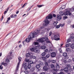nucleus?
I'll return each mask as SVG.
<instances>
[{"instance_id": "1", "label": "nucleus", "mask_w": 74, "mask_h": 74, "mask_svg": "<svg viewBox=\"0 0 74 74\" xmlns=\"http://www.w3.org/2000/svg\"><path fill=\"white\" fill-rule=\"evenodd\" d=\"M53 17L52 15L51 14H50L48 16H47L46 17V19L44 21V22L45 23H44L43 24V26H47L49 23V21H48V19H52Z\"/></svg>"}, {"instance_id": "2", "label": "nucleus", "mask_w": 74, "mask_h": 74, "mask_svg": "<svg viewBox=\"0 0 74 74\" xmlns=\"http://www.w3.org/2000/svg\"><path fill=\"white\" fill-rule=\"evenodd\" d=\"M22 66L24 67V70H27V69H30L32 66L31 65L27 63H23L22 65Z\"/></svg>"}, {"instance_id": "3", "label": "nucleus", "mask_w": 74, "mask_h": 74, "mask_svg": "<svg viewBox=\"0 0 74 74\" xmlns=\"http://www.w3.org/2000/svg\"><path fill=\"white\" fill-rule=\"evenodd\" d=\"M66 12L64 13L63 14H62L61 15L63 16V15H71V13L70 12L71 10V9H67Z\"/></svg>"}, {"instance_id": "4", "label": "nucleus", "mask_w": 74, "mask_h": 74, "mask_svg": "<svg viewBox=\"0 0 74 74\" xmlns=\"http://www.w3.org/2000/svg\"><path fill=\"white\" fill-rule=\"evenodd\" d=\"M34 37V35L33 34L31 33L30 35L28 36V38H27L25 41L27 42H29L30 41V40H31L32 38H33Z\"/></svg>"}, {"instance_id": "5", "label": "nucleus", "mask_w": 74, "mask_h": 74, "mask_svg": "<svg viewBox=\"0 0 74 74\" xmlns=\"http://www.w3.org/2000/svg\"><path fill=\"white\" fill-rule=\"evenodd\" d=\"M18 59L19 60V62L17 64V67L16 69V70L15 71V72H17V71H18V68L19 67V64H20L21 61V57L18 58Z\"/></svg>"}, {"instance_id": "6", "label": "nucleus", "mask_w": 74, "mask_h": 74, "mask_svg": "<svg viewBox=\"0 0 74 74\" xmlns=\"http://www.w3.org/2000/svg\"><path fill=\"white\" fill-rule=\"evenodd\" d=\"M5 63H4V62H2L1 63V64L2 65H4V66H6L7 64V63L8 62H10V60L8 59H7L5 60Z\"/></svg>"}, {"instance_id": "7", "label": "nucleus", "mask_w": 74, "mask_h": 74, "mask_svg": "<svg viewBox=\"0 0 74 74\" xmlns=\"http://www.w3.org/2000/svg\"><path fill=\"white\" fill-rule=\"evenodd\" d=\"M40 30H38L36 32H35L34 33L33 32L32 33H31L33 34L34 37H35V35H37V34H39V33H40Z\"/></svg>"}, {"instance_id": "8", "label": "nucleus", "mask_w": 74, "mask_h": 74, "mask_svg": "<svg viewBox=\"0 0 74 74\" xmlns=\"http://www.w3.org/2000/svg\"><path fill=\"white\" fill-rule=\"evenodd\" d=\"M37 41L39 42H41V43H44V40H43L42 38L38 40Z\"/></svg>"}, {"instance_id": "9", "label": "nucleus", "mask_w": 74, "mask_h": 74, "mask_svg": "<svg viewBox=\"0 0 74 74\" xmlns=\"http://www.w3.org/2000/svg\"><path fill=\"white\" fill-rule=\"evenodd\" d=\"M56 56V53L53 52L51 53V57L55 58Z\"/></svg>"}, {"instance_id": "10", "label": "nucleus", "mask_w": 74, "mask_h": 74, "mask_svg": "<svg viewBox=\"0 0 74 74\" xmlns=\"http://www.w3.org/2000/svg\"><path fill=\"white\" fill-rule=\"evenodd\" d=\"M17 15L13 14L10 16V17L12 18H15L16 17Z\"/></svg>"}, {"instance_id": "11", "label": "nucleus", "mask_w": 74, "mask_h": 74, "mask_svg": "<svg viewBox=\"0 0 74 74\" xmlns=\"http://www.w3.org/2000/svg\"><path fill=\"white\" fill-rule=\"evenodd\" d=\"M61 19H62V17H61V16H60L59 15H58L57 16L58 21H60Z\"/></svg>"}, {"instance_id": "12", "label": "nucleus", "mask_w": 74, "mask_h": 74, "mask_svg": "<svg viewBox=\"0 0 74 74\" xmlns=\"http://www.w3.org/2000/svg\"><path fill=\"white\" fill-rule=\"evenodd\" d=\"M40 65L39 64H37L36 66V68L37 69H39L40 68Z\"/></svg>"}, {"instance_id": "13", "label": "nucleus", "mask_w": 74, "mask_h": 74, "mask_svg": "<svg viewBox=\"0 0 74 74\" xmlns=\"http://www.w3.org/2000/svg\"><path fill=\"white\" fill-rule=\"evenodd\" d=\"M30 50L32 52H34L35 51V50H36V48L34 47H33L31 49H30Z\"/></svg>"}, {"instance_id": "14", "label": "nucleus", "mask_w": 74, "mask_h": 74, "mask_svg": "<svg viewBox=\"0 0 74 74\" xmlns=\"http://www.w3.org/2000/svg\"><path fill=\"white\" fill-rule=\"evenodd\" d=\"M43 69L45 71H47L48 68V67H47V66H45L43 67Z\"/></svg>"}, {"instance_id": "15", "label": "nucleus", "mask_w": 74, "mask_h": 74, "mask_svg": "<svg viewBox=\"0 0 74 74\" xmlns=\"http://www.w3.org/2000/svg\"><path fill=\"white\" fill-rule=\"evenodd\" d=\"M64 71L66 72H67L68 71V70H69V69L68 68V67H65L64 69Z\"/></svg>"}, {"instance_id": "16", "label": "nucleus", "mask_w": 74, "mask_h": 74, "mask_svg": "<svg viewBox=\"0 0 74 74\" xmlns=\"http://www.w3.org/2000/svg\"><path fill=\"white\" fill-rule=\"evenodd\" d=\"M54 37L55 38V39L57 38H58L59 37H60V36L59 35H55L54 36Z\"/></svg>"}, {"instance_id": "17", "label": "nucleus", "mask_w": 74, "mask_h": 74, "mask_svg": "<svg viewBox=\"0 0 74 74\" xmlns=\"http://www.w3.org/2000/svg\"><path fill=\"white\" fill-rule=\"evenodd\" d=\"M46 48V46H42L40 47V48L42 49H43V50L45 49Z\"/></svg>"}, {"instance_id": "18", "label": "nucleus", "mask_w": 74, "mask_h": 74, "mask_svg": "<svg viewBox=\"0 0 74 74\" xmlns=\"http://www.w3.org/2000/svg\"><path fill=\"white\" fill-rule=\"evenodd\" d=\"M67 54L66 53H64L63 54V55L65 57V58L66 59V57L67 56Z\"/></svg>"}, {"instance_id": "19", "label": "nucleus", "mask_w": 74, "mask_h": 74, "mask_svg": "<svg viewBox=\"0 0 74 74\" xmlns=\"http://www.w3.org/2000/svg\"><path fill=\"white\" fill-rule=\"evenodd\" d=\"M26 56L27 58H30V54L29 53H27L26 54Z\"/></svg>"}, {"instance_id": "20", "label": "nucleus", "mask_w": 74, "mask_h": 74, "mask_svg": "<svg viewBox=\"0 0 74 74\" xmlns=\"http://www.w3.org/2000/svg\"><path fill=\"white\" fill-rule=\"evenodd\" d=\"M25 62H28L29 63L30 61V60H29V59L28 58H25Z\"/></svg>"}, {"instance_id": "21", "label": "nucleus", "mask_w": 74, "mask_h": 74, "mask_svg": "<svg viewBox=\"0 0 74 74\" xmlns=\"http://www.w3.org/2000/svg\"><path fill=\"white\" fill-rule=\"evenodd\" d=\"M34 52H35L36 53H39V52H40V50L37 49H36Z\"/></svg>"}, {"instance_id": "22", "label": "nucleus", "mask_w": 74, "mask_h": 74, "mask_svg": "<svg viewBox=\"0 0 74 74\" xmlns=\"http://www.w3.org/2000/svg\"><path fill=\"white\" fill-rule=\"evenodd\" d=\"M71 47L72 48V49H74V44L72 43L71 45Z\"/></svg>"}, {"instance_id": "23", "label": "nucleus", "mask_w": 74, "mask_h": 74, "mask_svg": "<svg viewBox=\"0 0 74 74\" xmlns=\"http://www.w3.org/2000/svg\"><path fill=\"white\" fill-rule=\"evenodd\" d=\"M43 39H45V41H48V37L47 36L44 37L43 38Z\"/></svg>"}, {"instance_id": "24", "label": "nucleus", "mask_w": 74, "mask_h": 74, "mask_svg": "<svg viewBox=\"0 0 74 74\" xmlns=\"http://www.w3.org/2000/svg\"><path fill=\"white\" fill-rule=\"evenodd\" d=\"M57 23H58V21H55L54 22V23H53V25L54 26H56L57 25Z\"/></svg>"}, {"instance_id": "25", "label": "nucleus", "mask_w": 74, "mask_h": 74, "mask_svg": "<svg viewBox=\"0 0 74 74\" xmlns=\"http://www.w3.org/2000/svg\"><path fill=\"white\" fill-rule=\"evenodd\" d=\"M51 69H55V66L53 64H51Z\"/></svg>"}, {"instance_id": "26", "label": "nucleus", "mask_w": 74, "mask_h": 74, "mask_svg": "<svg viewBox=\"0 0 74 74\" xmlns=\"http://www.w3.org/2000/svg\"><path fill=\"white\" fill-rule=\"evenodd\" d=\"M56 68L57 69H59L60 67H59V64L58 63H57L56 64Z\"/></svg>"}, {"instance_id": "27", "label": "nucleus", "mask_w": 74, "mask_h": 74, "mask_svg": "<svg viewBox=\"0 0 74 74\" xmlns=\"http://www.w3.org/2000/svg\"><path fill=\"white\" fill-rule=\"evenodd\" d=\"M54 40H56V41H58V40H60V38H59V37H58L56 38V39H54Z\"/></svg>"}, {"instance_id": "28", "label": "nucleus", "mask_w": 74, "mask_h": 74, "mask_svg": "<svg viewBox=\"0 0 74 74\" xmlns=\"http://www.w3.org/2000/svg\"><path fill=\"white\" fill-rule=\"evenodd\" d=\"M43 6V5H37V7H38V8H40L41 7H42Z\"/></svg>"}, {"instance_id": "29", "label": "nucleus", "mask_w": 74, "mask_h": 74, "mask_svg": "<svg viewBox=\"0 0 74 74\" xmlns=\"http://www.w3.org/2000/svg\"><path fill=\"white\" fill-rule=\"evenodd\" d=\"M39 64H40V65L41 66H42L44 64V63L43 62L40 61L39 62Z\"/></svg>"}, {"instance_id": "30", "label": "nucleus", "mask_w": 74, "mask_h": 74, "mask_svg": "<svg viewBox=\"0 0 74 74\" xmlns=\"http://www.w3.org/2000/svg\"><path fill=\"white\" fill-rule=\"evenodd\" d=\"M49 54H47V55H46V56H45V58H46L47 59V58H49Z\"/></svg>"}, {"instance_id": "31", "label": "nucleus", "mask_w": 74, "mask_h": 74, "mask_svg": "<svg viewBox=\"0 0 74 74\" xmlns=\"http://www.w3.org/2000/svg\"><path fill=\"white\" fill-rule=\"evenodd\" d=\"M45 55H46V53H45V52H43L41 54V55L42 56H44Z\"/></svg>"}, {"instance_id": "32", "label": "nucleus", "mask_w": 74, "mask_h": 74, "mask_svg": "<svg viewBox=\"0 0 74 74\" xmlns=\"http://www.w3.org/2000/svg\"><path fill=\"white\" fill-rule=\"evenodd\" d=\"M31 57H32V59H36V57L35 56H32Z\"/></svg>"}, {"instance_id": "33", "label": "nucleus", "mask_w": 74, "mask_h": 74, "mask_svg": "<svg viewBox=\"0 0 74 74\" xmlns=\"http://www.w3.org/2000/svg\"><path fill=\"white\" fill-rule=\"evenodd\" d=\"M45 66H48V62H45Z\"/></svg>"}, {"instance_id": "34", "label": "nucleus", "mask_w": 74, "mask_h": 74, "mask_svg": "<svg viewBox=\"0 0 74 74\" xmlns=\"http://www.w3.org/2000/svg\"><path fill=\"white\" fill-rule=\"evenodd\" d=\"M66 7V5H64L62 6L61 8H62V9H64V8H65Z\"/></svg>"}, {"instance_id": "35", "label": "nucleus", "mask_w": 74, "mask_h": 74, "mask_svg": "<svg viewBox=\"0 0 74 74\" xmlns=\"http://www.w3.org/2000/svg\"><path fill=\"white\" fill-rule=\"evenodd\" d=\"M11 18H10V17H9V18H8V20H7V21L6 22V23H7L8 22V21L10 20Z\"/></svg>"}, {"instance_id": "36", "label": "nucleus", "mask_w": 74, "mask_h": 74, "mask_svg": "<svg viewBox=\"0 0 74 74\" xmlns=\"http://www.w3.org/2000/svg\"><path fill=\"white\" fill-rule=\"evenodd\" d=\"M66 66L68 67V68H70L71 67V65L70 64H67L66 65Z\"/></svg>"}, {"instance_id": "37", "label": "nucleus", "mask_w": 74, "mask_h": 74, "mask_svg": "<svg viewBox=\"0 0 74 74\" xmlns=\"http://www.w3.org/2000/svg\"><path fill=\"white\" fill-rule=\"evenodd\" d=\"M60 26H61V27H64V24H60Z\"/></svg>"}, {"instance_id": "38", "label": "nucleus", "mask_w": 74, "mask_h": 74, "mask_svg": "<svg viewBox=\"0 0 74 74\" xmlns=\"http://www.w3.org/2000/svg\"><path fill=\"white\" fill-rule=\"evenodd\" d=\"M33 63V61H29V62L28 63V64H32Z\"/></svg>"}, {"instance_id": "39", "label": "nucleus", "mask_w": 74, "mask_h": 74, "mask_svg": "<svg viewBox=\"0 0 74 74\" xmlns=\"http://www.w3.org/2000/svg\"><path fill=\"white\" fill-rule=\"evenodd\" d=\"M56 29H58L60 27V25H57L56 26Z\"/></svg>"}, {"instance_id": "40", "label": "nucleus", "mask_w": 74, "mask_h": 74, "mask_svg": "<svg viewBox=\"0 0 74 74\" xmlns=\"http://www.w3.org/2000/svg\"><path fill=\"white\" fill-rule=\"evenodd\" d=\"M3 69V66H2V64H1V65H0V69Z\"/></svg>"}, {"instance_id": "41", "label": "nucleus", "mask_w": 74, "mask_h": 74, "mask_svg": "<svg viewBox=\"0 0 74 74\" xmlns=\"http://www.w3.org/2000/svg\"><path fill=\"white\" fill-rule=\"evenodd\" d=\"M42 60H44V61H45V57H42Z\"/></svg>"}, {"instance_id": "42", "label": "nucleus", "mask_w": 74, "mask_h": 74, "mask_svg": "<svg viewBox=\"0 0 74 74\" xmlns=\"http://www.w3.org/2000/svg\"><path fill=\"white\" fill-rule=\"evenodd\" d=\"M66 51H70V48H67L66 49Z\"/></svg>"}, {"instance_id": "43", "label": "nucleus", "mask_w": 74, "mask_h": 74, "mask_svg": "<svg viewBox=\"0 0 74 74\" xmlns=\"http://www.w3.org/2000/svg\"><path fill=\"white\" fill-rule=\"evenodd\" d=\"M70 38L71 39H73V38H74V36H71Z\"/></svg>"}, {"instance_id": "44", "label": "nucleus", "mask_w": 74, "mask_h": 74, "mask_svg": "<svg viewBox=\"0 0 74 74\" xmlns=\"http://www.w3.org/2000/svg\"><path fill=\"white\" fill-rule=\"evenodd\" d=\"M51 62L52 63H55L56 62V61L55 60H52Z\"/></svg>"}, {"instance_id": "45", "label": "nucleus", "mask_w": 74, "mask_h": 74, "mask_svg": "<svg viewBox=\"0 0 74 74\" xmlns=\"http://www.w3.org/2000/svg\"><path fill=\"white\" fill-rule=\"evenodd\" d=\"M48 51V50L47 49H46L45 50V52H47Z\"/></svg>"}, {"instance_id": "46", "label": "nucleus", "mask_w": 74, "mask_h": 74, "mask_svg": "<svg viewBox=\"0 0 74 74\" xmlns=\"http://www.w3.org/2000/svg\"><path fill=\"white\" fill-rule=\"evenodd\" d=\"M22 47V45H19V48H21Z\"/></svg>"}, {"instance_id": "47", "label": "nucleus", "mask_w": 74, "mask_h": 74, "mask_svg": "<svg viewBox=\"0 0 74 74\" xmlns=\"http://www.w3.org/2000/svg\"><path fill=\"white\" fill-rule=\"evenodd\" d=\"M52 34V32H50L49 34V36H51Z\"/></svg>"}, {"instance_id": "48", "label": "nucleus", "mask_w": 74, "mask_h": 74, "mask_svg": "<svg viewBox=\"0 0 74 74\" xmlns=\"http://www.w3.org/2000/svg\"><path fill=\"white\" fill-rule=\"evenodd\" d=\"M59 51H60V53H62V50L61 49V48H60L59 49Z\"/></svg>"}, {"instance_id": "49", "label": "nucleus", "mask_w": 74, "mask_h": 74, "mask_svg": "<svg viewBox=\"0 0 74 74\" xmlns=\"http://www.w3.org/2000/svg\"><path fill=\"white\" fill-rule=\"evenodd\" d=\"M26 5H27V3H25L23 5V6L22 8H24L25 7V5H26Z\"/></svg>"}, {"instance_id": "50", "label": "nucleus", "mask_w": 74, "mask_h": 74, "mask_svg": "<svg viewBox=\"0 0 74 74\" xmlns=\"http://www.w3.org/2000/svg\"><path fill=\"white\" fill-rule=\"evenodd\" d=\"M38 42H34L35 45H38Z\"/></svg>"}, {"instance_id": "51", "label": "nucleus", "mask_w": 74, "mask_h": 74, "mask_svg": "<svg viewBox=\"0 0 74 74\" xmlns=\"http://www.w3.org/2000/svg\"><path fill=\"white\" fill-rule=\"evenodd\" d=\"M70 45H69V44H68L66 45V47H69Z\"/></svg>"}, {"instance_id": "52", "label": "nucleus", "mask_w": 74, "mask_h": 74, "mask_svg": "<svg viewBox=\"0 0 74 74\" xmlns=\"http://www.w3.org/2000/svg\"><path fill=\"white\" fill-rule=\"evenodd\" d=\"M46 42L47 43H51V42L47 40L46 41Z\"/></svg>"}, {"instance_id": "53", "label": "nucleus", "mask_w": 74, "mask_h": 74, "mask_svg": "<svg viewBox=\"0 0 74 74\" xmlns=\"http://www.w3.org/2000/svg\"><path fill=\"white\" fill-rule=\"evenodd\" d=\"M58 74H64V73L63 72H61L58 73Z\"/></svg>"}, {"instance_id": "54", "label": "nucleus", "mask_w": 74, "mask_h": 74, "mask_svg": "<svg viewBox=\"0 0 74 74\" xmlns=\"http://www.w3.org/2000/svg\"><path fill=\"white\" fill-rule=\"evenodd\" d=\"M9 8H10V7H8L7 8V9L6 10V11H8V10H9Z\"/></svg>"}, {"instance_id": "55", "label": "nucleus", "mask_w": 74, "mask_h": 74, "mask_svg": "<svg viewBox=\"0 0 74 74\" xmlns=\"http://www.w3.org/2000/svg\"><path fill=\"white\" fill-rule=\"evenodd\" d=\"M53 17H54V18H55V17H56V15H55V14H53Z\"/></svg>"}, {"instance_id": "56", "label": "nucleus", "mask_w": 74, "mask_h": 74, "mask_svg": "<svg viewBox=\"0 0 74 74\" xmlns=\"http://www.w3.org/2000/svg\"><path fill=\"white\" fill-rule=\"evenodd\" d=\"M64 18L65 19H67V16H64Z\"/></svg>"}, {"instance_id": "57", "label": "nucleus", "mask_w": 74, "mask_h": 74, "mask_svg": "<svg viewBox=\"0 0 74 74\" xmlns=\"http://www.w3.org/2000/svg\"><path fill=\"white\" fill-rule=\"evenodd\" d=\"M7 11H5L4 12V14H6V13H7Z\"/></svg>"}, {"instance_id": "58", "label": "nucleus", "mask_w": 74, "mask_h": 74, "mask_svg": "<svg viewBox=\"0 0 74 74\" xmlns=\"http://www.w3.org/2000/svg\"><path fill=\"white\" fill-rule=\"evenodd\" d=\"M38 48V46H37L35 47V49H37V48Z\"/></svg>"}, {"instance_id": "59", "label": "nucleus", "mask_w": 74, "mask_h": 74, "mask_svg": "<svg viewBox=\"0 0 74 74\" xmlns=\"http://www.w3.org/2000/svg\"><path fill=\"white\" fill-rule=\"evenodd\" d=\"M70 39H68V40H67V42H70Z\"/></svg>"}, {"instance_id": "60", "label": "nucleus", "mask_w": 74, "mask_h": 74, "mask_svg": "<svg viewBox=\"0 0 74 74\" xmlns=\"http://www.w3.org/2000/svg\"><path fill=\"white\" fill-rule=\"evenodd\" d=\"M25 41H23V45H25Z\"/></svg>"}, {"instance_id": "61", "label": "nucleus", "mask_w": 74, "mask_h": 74, "mask_svg": "<svg viewBox=\"0 0 74 74\" xmlns=\"http://www.w3.org/2000/svg\"><path fill=\"white\" fill-rule=\"evenodd\" d=\"M19 11H17L16 13V14H18V13H19Z\"/></svg>"}, {"instance_id": "62", "label": "nucleus", "mask_w": 74, "mask_h": 74, "mask_svg": "<svg viewBox=\"0 0 74 74\" xmlns=\"http://www.w3.org/2000/svg\"><path fill=\"white\" fill-rule=\"evenodd\" d=\"M1 55H2V53H1V52L0 53V57H1Z\"/></svg>"}, {"instance_id": "63", "label": "nucleus", "mask_w": 74, "mask_h": 74, "mask_svg": "<svg viewBox=\"0 0 74 74\" xmlns=\"http://www.w3.org/2000/svg\"><path fill=\"white\" fill-rule=\"evenodd\" d=\"M3 18H4V17H3V16H2V18H1L2 20H3Z\"/></svg>"}, {"instance_id": "64", "label": "nucleus", "mask_w": 74, "mask_h": 74, "mask_svg": "<svg viewBox=\"0 0 74 74\" xmlns=\"http://www.w3.org/2000/svg\"><path fill=\"white\" fill-rule=\"evenodd\" d=\"M53 74H56V73H55V72H53Z\"/></svg>"}]
</instances>
